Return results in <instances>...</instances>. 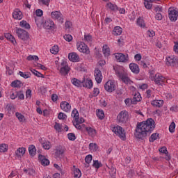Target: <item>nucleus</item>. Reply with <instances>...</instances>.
Wrapping results in <instances>:
<instances>
[{
	"label": "nucleus",
	"mask_w": 178,
	"mask_h": 178,
	"mask_svg": "<svg viewBox=\"0 0 178 178\" xmlns=\"http://www.w3.org/2000/svg\"><path fill=\"white\" fill-rule=\"evenodd\" d=\"M154 130H155V121L152 118H148L145 121L137 123L134 136L136 138L145 141Z\"/></svg>",
	"instance_id": "f257e3e1"
},
{
	"label": "nucleus",
	"mask_w": 178,
	"mask_h": 178,
	"mask_svg": "<svg viewBox=\"0 0 178 178\" xmlns=\"http://www.w3.org/2000/svg\"><path fill=\"white\" fill-rule=\"evenodd\" d=\"M113 69L115 72L116 76H118L119 79H121L122 81H123L124 84H131V83H133V81L130 80V78H129L127 76V74H126L123 70L120 69V67L115 68V67H113Z\"/></svg>",
	"instance_id": "f03ea898"
},
{
	"label": "nucleus",
	"mask_w": 178,
	"mask_h": 178,
	"mask_svg": "<svg viewBox=\"0 0 178 178\" xmlns=\"http://www.w3.org/2000/svg\"><path fill=\"white\" fill-rule=\"evenodd\" d=\"M112 131L118 136L122 141H126V132L124 131V129L121 126L114 127L112 129Z\"/></svg>",
	"instance_id": "7ed1b4c3"
},
{
	"label": "nucleus",
	"mask_w": 178,
	"mask_h": 178,
	"mask_svg": "<svg viewBox=\"0 0 178 178\" xmlns=\"http://www.w3.org/2000/svg\"><path fill=\"white\" fill-rule=\"evenodd\" d=\"M16 34L22 41H27L30 38L29 32L21 28H16Z\"/></svg>",
	"instance_id": "20e7f679"
},
{
	"label": "nucleus",
	"mask_w": 178,
	"mask_h": 178,
	"mask_svg": "<svg viewBox=\"0 0 178 178\" xmlns=\"http://www.w3.org/2000/svg\"><path fill=\"white\" fill-rule=\"evenodd\" d=\"M117 120H118V122L120 123H127L128 120H129V113H127V111H121L118 117H117Z\"/></svg>",
	"instance_id": "39448f33"
},
{
	"label": "nucleus",
	"mask_w": 178,
	"mask_h": 178,
	"mask_svg": "<svg viewBox=\"0 0 178 178\" xmlns=\"http://www.w3.org/2000/svg\"><path fill=\"white\" fill-rule=\"evenodd\" d=\"M77 49L79 51V52H82L83 54H86V55H88L90 54V48H88V46L86 44L83 42H80L79 43H77Z\"/></svg>",
	"instance_id": "423d86ee"
},
{
	"label": "nucleus",
	"mask_w": 178,
	"mask_h": 178,
	"mask_svg": "<svg viewBox=\"0 0 178 178\" xmlns=\"http://www.w3.org/2000/svg\"><path fill=\"white\" fill-rule=\"evenodd\" d=\"M72 116L74 118V119L76 122V124L74 125V127L78 130H81V129H83V127H81V125H80V123H79V116H80V114L79 113V111H77V109H76V108H74L72 112Z\"/></svg>",
	"instance_id": "0eeeda50"
},
{
	"label": "nucleus",
	"mask_w": 178,
	"mask_h": 178,
	"mask_svg": "<svg viewBox=\"0 0 178 178\" xmlns=\"http://www.w3.org/2000/svg\"><path fill=\"white\" fill-rule=\"evenodd\" d=\"M168 17L170 22H176L178 17V11L175 9V8H168Z\"/></svg>",
	"instance_id": "6e6552de"
},
{
	"label": "nucleus",
	"mask_w": 178,
	"mask_h": 178,
	"mask_svg": "<svg viewBox=\"0 0 178 178\" xmlns=\"http://www.w3.org/2000/svg\"><path fill=\"white\" fill-rule=\"evenodd\" d=\"M104 88L108 92H113L116 90V85L112 81H108L104 84Z\"/></svg>",
	"instance_id": "1a4fd4ad"
},
{
	"label": "nucleus",
	"mask_w": 178,
	"mask_h": 178,
	"mask_svg": "<svg viewBox=\"0 0 178 178\" xmlns=\"http://www.w3.org/2000/svg\"><path fill=\"white\" fill-rule=\"evenodd\" d=\"M115 56V59L118 60V62H122L124 63L127 60H129V56L124 55L123 53H115L114 54Z\"/></svg>",
	"instance_id": "9d476101"
},
{
	"label": "nucleus",
	"mask_w": 178,
	"mask_h": 178,
	"mask_svg": "<svg viewBox=\"0 0 178 178\" xmlns=\"http://www.w3.org/2000/svg\"><path fill=\"white\" fill-rule=\"evenodd\" d=\"M178 63L177 57H174L173 56H169L166 58V65L168 66H176L177 63Z\"/></svg>",
	"instance_id": "9b49d317"
},
{
	"label": "nucleus",
	"mask_w": 178,
	"mask_h": 178,
	"mask_svg": "<svg viewBox=\"0 0 178 178\" xmlns=\"http://www.w3.org/2000/svg\"><path fill=\"white\" fill-rule=\"evenodd\" d=\"M95 77L97 84H101L102 82V72L101 70L96 68L95 70Z\"/></svg>",
	"instance_id": "f8f14e48"
},
{
	"label": "nucleus",
	"mask_w": 178,
	"mask_h": 178,
	"mask_svg": "<svg viewBox=\"0 0 178 178\" xmlns=\"http://www.w3.org/2000/svg\"><path fill=\"white\" fill-rule=\"evenodd\" d=\"M165 79L163 76H160L159 74H156L154 76V83L158 86H163V83L165 81Z\"/></svg>",
	"instance_id": "ddd939ff"
},
{
	"label": "nucleus",
	"mask_w": 178,
	"mask_h": 178,
	"mask_svg": "<svg viewBox=\"0 0 178 178\" xmlns=\"http://www.w3.org/2000/svg\"><path fill=\"white\" fill-rule=\"evenodd\" d=\"M60 106L64 112H70L72 109V106L66 101H63Z\"/></svg>",
	"instance_id": "4468645a"
},
{
	"label": "nucleus",
	"mask_w": 178,
	"mask_h": 178,
	"mask_svg": "<svg viewBox=\"0 0 178 178\" xmlns=\"http://www.w3.org/2000/svg\"><path fill=\"white\" fill-rule=\"evenodd\" d=\"M55 151V156H56V158H63L65 150L61 145L57 146Z\"/></svg>",
	"instance_id": "2eb2a0df"
},
{
	"label": "nucleus",
	"mask_w": 178,
	"mask_h": 178,
	"mask_svg": "<svg viewBox=\"0 0 178 178\" xmlns=\"http://www.w3.org/2000/svg\"><path fill=\"white\" fill-rule=\"evenodd\" d=\"M68 59L71 62H80V56H79L77 53H70L68 54Z\"/></svg>",
	"instance_id": "dca6fc26"
},
{
	"label": "nucleus",
	"mask_w": 178,
	"mask_h": 178,
	"mask_svg": "<svg viewBox=\"0 0 178 178\" xmlns=\"http://www.w3.org/2000/svg\"><path fill=\"white\" fill-rule=\"evenodd\" d=\"M13 17L16 20H22L23 19V13L19 8H16L13 13Z\"/></svg>",
	"instance_id": "f3484780"
},
{
	"label": "nucleus",
	"mask_w": 178,
	"mask_h": 178,
	"mask_svg": "<svg viewBox=\"0 0 178 178\" xmlns=\"http://www.w3.org/2000/svg\"><path fill=\"white\" fill-rule=\"evenodd\" d=\"M43 27L46 29V30H51V29H54V27H55V23H54L53 20L47 19L44 22Z\"/></svg>",
	"instance_id": "a211bd4d"
},
{
	"label": "nucleus",
	"mask_w": 178,
	"mask_h": 178,
	"mask_svg": "<svg viewBox=\"0 0 178 178\" xmlns=\"http://www.w3.org/2000/svg\"><path fill=\"white\" fill-rule=\"evenodd\" d=\"M129 69L132 73H134L135 74H138V73H140V67H138V65L134 63L129 64Z\"/></svg>",
	"instance_id": "6ab92c4d"
},
{
	"label": "nucleus",
	"mask_w": 178,
	"mask_h": 178,
	"mask_svg": "<svg viewBox=\"0 0 178 178\" xmlns=\"http://www.w3.org/2000/svg\"><path fill=\"white\" fill-rule=\"evenodd\" d=\"M82 84H83V87L89 88V90H91V88H92V86H94V83H92V80L89 79H84L82 81Z\"/></svg>",
	"instance_id": "aec40b11"
},
{
	"label": "nucleus",
	"mask_w": 178,
	"mask_h": 178,
	"mask_svg": "<svg viewBox=\"0 0 178 178\" xmlns=\"http://www.w3.org/2000/svg\"><path fill=\"white\" fill-rule=\"evenodd\" d=\"M38 159H39V161H41V164L43 166H48V165H49V160H48V159L45 158V156H43L42 154H39Z\"/></svg>",
	"instance_id": "412c9836"
},
{
	"label": "nucleus",
	"mask_w": 178,
	"mask_h": 178,
	"mask_svg": "<svg viewBox=\"0 0 178 178\" xmlns=\"http://www.w3.org/2000/svg\"><path fill=\"white\" fill-rule=\"evenodd\" d=\"M26 154V148L25 147H19L15 152V155L18 158H22L23 155Z\"/></svg>",
	"instance_id": "4be33fe9"
},
{
	"label": "nucleus",
	"mask_w": 178,
	"mask_h": 178,
	"mask_svg": "<svg viewBox=\"0 0 178 178\" xmlns=\"http://www.w3.org/2000/svg\"><path fill=\"white\" fill-rule=\"evenodd\" d=\"M140 101H141V95L135 94L134 98L131 100V104L136 105L137 102H140Z\"/></svg>",
	"instance_id": "5701e85b"
},
{
	"label": "nucleus",
	"mask_w": 178,
	"mask_h": 178,
	"mask_svg": "<svg viewBox=\"0 0 178 178\" xmlns=\"http://www.w3.org/2000/svg\"><path fill=\"white\" fill-rule=\"evenodd\" d=\"M159 152H161V154H165L166 155L165 159L166 161H170V155H168V149L166 148V147L163 146L162 147H161L159 149Z\"/></svg>",
	"instance_id": "b1692460"
},
{
	"label": "nucleus",
	"mask_w": 178,
	"mask_h": 178,
	"mask_svg": "<svg viewBox=\"0 0 178 178\" xmlns=\"http://www.w3.org/2000/svg\"><path fill=\"white\" fill-rule=\"evenodd\" d=\"M29 152L31 156H35V154H37V149L35 148V146H34V145H29Z\"/></svg>",
	"instance_id": "393cba45"
},
{
	"label": "nucleus",
	"mask_w": 178,
	"mask_h": 178,
	"mask_svg": "<svg viewBox=\"0 0 178 178\" xmlns=\"http://www.w3.org/2000/svg\"><path fill=\"white\" fill-rule=\"evenodd\" d=\"M151 104L153 106L162 108V106H163V100H153L151 102Z\"/></svg>",
	"instance_id": "a878e982"
},
{
	"label": "nucleus",
	"mask_w": 178,
	"mask_h": 178,
	"mask_svg": "<svg viewBox=\"0 0 178 178\" xmlns=\"http://www.w3.org/2000/svg\"><path fill=\"white\" fill-rule=\"evenodd\" d=\"M85 129L90 137H95V135L97 134V130L92 129V127H86Z\"/></svg>",
	"instance_id": "bb28decb"
},
{
	"label": "nucleus",
	"mask_w": 178,
	"mask_h": 178,
	"mask_svg": "<svg viewBox=\"0 0 178 178\" xmlns=\"http://www.w3.org/2000/svg\"><path fill=\"white\" fill-rule=\"evenodd\" d=\"M4 37L7 40H10V41L14 45H15V44H16V39L15 38V37L13 35H12V34H10V33H4Z\"/></svg>",
	"instance_id": "cd10ccee"
},
{
	"label": "nucleus",
	"mask_w": 178,
	"mask_h": 178,
	"mask_svg": "<svg viewBox=\"0 0 178 178\" xmlns=\"http://www.w3.org/2000/svg\"><path fill=\"white\" fill-rule=\"evenodd\" d=\"M103 54L105 58H108L111 55V50L106 44L103 46Z\"/></svg>",
	"instance_id": "c85d7f7f"
},
{
	"label": "nucleus",
	"mask_w": 178,
	"mask_h": 178,
	"mask_svg": "<svg viewBox=\"0 0 178 178\" xmlns=\"http://www.w3.org/2000/svg\"><path fill=\"white\" fill-rule=\"evenodd\" d=\"M123 31V29L120 26H115L113 31V35H120Z\"/></svg>",
	"instance_id": "c756f323"
},
{
	"label": "nucleus",
	"mask_w": 178,
	"mask_h": 178,
	"mask_svg": "<svg viewBox=\"0 0 178 178\" xmlns=\"http://www.w3.org/2000/svg\"><path fill=\"white\" fill-rule=\"evenodd\" d=\"M23 86L21 81L15 80L11 83V87H15V88H20Z\"/></svg>",
	"instance_id": "7c9ffc66"
},
{
	"label": "nucleus",
	"mask_w": 178,
	"mask_h": 178,
	"mask_svg": "<svg viewBox=\"0 0 178 178\" xmlns=\"http://www.w3.org/2000/svg\"><path fill=\"white\" fill-rule=\"evenodd\" d=\"M109 170V175L111 178H116V168L115 167H113L112 165L111 167H108Z\"/></svg>",
	"instance_id": "2f4dec72"
},
{
	"label": "nucleus",
	"mask_w": 178,
	"mask_h": 178,
	"mask_svg": "<svg viewBox=\"0 0 178 178\" xmlns=\"http://www.w3.org/2000/svg\"><path fill=\"white\" fill-rule=\"evenodd\" d=\"M60 73L62 74V76H66L67 73H69V66H64L62 67L60 70Z\"/></svg>",
	"instance_id": "473e14b6"
},
{
	"label": "nucleus",
	"mask_w": 178,
	"mask_h": 178,
	"mask_svg": "<svg viewBox=\"0 0 178 178\" xmlns=\"http://www.w3.org/2000/svg\"><path fill=\"white\" fill-rule=\"evenodd\" d=\"M158 138L159 139V134L158 133H154L151 135V136L149 138V143H154V141H155V140H158Z\"/></svg>",
	"instance_id": "72a5a7b5"
},
{
	"label": "nucleus",
	"mask_w": 178,
	"mask_h": 178,
	"mask_svg": "<svg viewBox=\"0 0 178 178\" xmlns=\"http://www.w3.org/2000/svg\"><path fill=\"white\" fill-rule=\"evenodd\" d=\"M19 74L21 77H23V79H30L31 77V73L29 72H23L19 71Z\"/></svg>",
	"instance_id": "f704fd0d"
},
{
	"label": "nucleus",
	"mask_w": 178,
	"mask_h": 178,
	"mask_svg": "<svg viewBox=\"0 0 178 178\" xmlns=\"http://www.w3.org/2000/svg\"><path fill=\"white\" fill-rule=\"evenodd\" d=\"M51 16L52 19H58L59 17H60V16H62V13H60L59 11H53L51 13Z\"/></svg>",
	"instance_id": "c9c22d12"
},
{
	"label": "nucleus",
	"mask_w": 178,
	"mask_h": 178,
	"mask_svg": "<svg viewBox=\"0 0 178 178\" xmlns=\"http://www.w3.org/2000/svg\"><path fill=\"white\" fill-rule=\"evenodd\" d=\"M108 8L111 9V10H113V12H116V10H119V7L116 6V4H113L112 3H107Z\"/></svg>",
	"instance_id": "e433bc0d"
},
{
	"label": "nucleus",
	"mask_w": 178,
	"mask_h": 178,
	"mask_svg": "<svg viewBox=\"0 0 178 178\" xmlns=\"http://www.w3.org/2000/svg\"><path fill=\"white\" fill-rule=\"evenodd\" d=\"M19 26L21 27H23L24 29H26L28 30H30L31 26H30V24L27 23L26 21L22 20L20 23H19Z\"/></svg>",
	"instance_id": "4c0bfd02"
},
{
	"label": "nucleus",
	"mask_w": 178,
	"mask_h": 178,
	"mask_svg": "<svg viewBox=\"0 0 178 178\" xmlns=\"http://www.w3.org/2000/svg\"><path fill=\"white\" fill-rule=\"evenodd\" d=\"M72 83L74 86H75L76 87H80V86H81V84L83 83V82H81V81L76 79V78H73L72 79Z\"/></svg>",
	"instance_id": "58836bf2"
},
{
	"label": "nucleus",
	"mask_w": 178,
	"mask_h": 178,
	"mask_svg": "<svg viewBox=\"0 0 178 178\" xmlns=\"http://www.w3.org/2000/svg\"><path fill=\"white\" fill-rule=\"evenodd\" d=\"M25 173H28L29 176H34L35 175V170L33 168L24 169Z\"/></svg>",
	"instance_id": "ea45409f"
},
{
	"label": "nucleus",
	"mask_w": 178,
	"mask_h": 178,
	"mask_svg": "<svg viewBox=\"0 0 178 178\" xmlns=\"http://www.w3.org/2000/svg\"><path fill=\"white\" fill-rule=\"evenodd\" d=\"M96 115L97 118H99V119H100L101 120H102V119L105 118V113L102 110H97Z\"/></svg>",
	"instance_id": "a19ab883"
},
{
	"label": "nucleus",
	"mask_w": 178,
	"mask_h": 178,
	"mask_svg": "<svg viewBox=\"0 0 178 178\" xmlns=\"http://www.w3.org/2000/svg\"><path fill=\"white\" fill-rule=\"evenodd\" d=\"M35 19V23H36V25L38 26H42L44 24V20H42V18H40L38 17H34Z\"/></svg>",
	"instance_id": "79ce46f5"
},
{
	"label": "nucleus",
	"mask_w": 178,
	"mask_h": 178,
	"mask_svg": "<svg viewBox=\"0 0 178 178\" xmlns=\"http://www.w3.org/2000/svg\"><path fill=\"white\" fill-rule=\"evenodd\" d=\"M31 72L33 73V74H34V76H36V77H41L42 79L45 77L44 74L35 70H31Z\"/></svg>",
	"instance_id": "37998d69"
},
{
	"label": "nucleus",
	"mask_w": 178,
	"mask_h": 178,
	"mask_svg": "<svg viewBox=\"0 0 178 178\" xmlns=\"http://www.w3.org/2000/svg\"><path fill=\"white\" fill-rule=\"evenodd\" d=\"M16 118H17L18 120L21 122H24L26 119L24 118V115H23L22 113L17 112L15 113Z\"/></svg>",
	"instance_id": "c03bdc74"
},
{
	"label": "nucleus",
	"mask_w": 178,
	"mask_h": 178,
	"mask_svg": "<svg viewBox=\"0 0 178 178\" xmlns=\"http://www.w3.org/2000/svg\"><path fill=\"white\" fill-rule=\"evenodd\" d=\"M92 166L93 168H95V169H99V168H102V163L98 161V160H94Z\"/></svg>",
	"instance_id": "a18cd8bd"
},
{
	"label": "nucleus",
	"mask_w": 178,
	"mask_h": 178,
	"mask_svg": "<svg viewBox=\"0 0 178 178\" xmlns=\"http://www.w3.org/2000/svg\"><path fill=\"white\" fill-rule=\"evenodd\" d=\"M50 52L54 55H56V54L59 52V47H58V45L53 46L52 48L50 49Z\"/></svg>",
	"instance_id": "49530a36"
},
{
	"label": "nucleus",
	"mask_w": 178,
	"mask_h": 178,
	"mask_svg": "<svg viewBox=\"0 0 178 178\" xmlns=\"http://www.w3.org/2000/svg\"><path fill=\"white\" fill-rule=\"evenodd\" d=\"M74 177L80 178V177H81V171L80 170V169L76 168L74 170Z\"/></svg>",
	"instance_id": "de8ad7c7"
},
{
	"label": "nucleus",
	"mask_w": 178,
	"mask_h": 178,
	"mask_svg": "<svg viewBox=\"0 0 178 178\" xmlns=\"http://www.w3.org/2000/svg\"><path fill=\"white\" fill-rule=\"evenodd\" d=\"M42 147L44 148V149H50L51 143H49V141H45L42 144Z\"/></svg>",
	"instance_id": "09e8293b"
},
{
	"label": "nucleus",
	"mask_w": 178,
	"mask_h": 178,
	"mask_svg": "<svg viewBox=\"0 0 178 178\" xmlns=\"http://www.w3.org/2000/svg\"><path fill=\"white\" fill-rule=\"evenodd\" d=\"M8 151V145L3 143L0 145V152H6Z\"/></svg>",
	"instance_id": "8fccbe9b"
},
{
	"label": "nucleus",
	"mask_w": 178,
	"mask_h": 178,
	"mask_svg": "<svg viewBox=\"0 0 178 178\" xmlns=\"http://www.w3.org/2000/svg\"><path fill=\"white\" fill-rule=\"evenodd\" d=\"M175 129H176V124L175 122H172L169 127L170 133H175Z\"/></svg>",
	"instance_id": "3c124183"
},
{
	"label": "nucleus",
	"mask_w": 178,
	"mask_h": 178,
	"mask_svg": "<svg viewBox=\"0 0 178 178\" xmlns=\"http://www.w3.org/2000/svg\"><path fill=\"white\" fill-rule=\"evenodd\" d=\"M89 149L97 151L98 149V145H97V143H90Z\"/></svg>",
	"instance_id": "603ef678"
},
{
	"label": "nucleus",
	"mask_w": 178,
	"mask_h": 178,
	"mask_svg": "<svg viewBox=\"0 0 178 178\" xmlns=\"http://www.w3.org/2000/svg\"><path fill=\"white\" fill-rule=\"evenodd\" d=\"M54 129L58 133H60L62 131V127L60 126V124L58 122H55Z\"/></svg>",
	"instance_id": "864d4df0"
},
{
	"label": "nucleus",
	"mask_w": 178,
	"mask_h": 178,
	"mask_svg": "<svg viewBox=\"0 0 178 178\" xmlns=\"http://www.w3.org/2000/svg\"><path fill=\"white\" fill-rule=\"evenodd\" d=\"M91 161H92V155L88 154L85 157V162L86 163H91Z\"/></svg>",
	"instance_id": "5fc2aeb1"
},
{
	"label": "nucleus",
	"mask_w": 178,
	"mask_h": 178,
	"mask_svg": "<svg viewBox=\"0 0 178 178\" xmlns=\"http://www.w3.org/2000/svg\"><path fill=\"white\" fill-rule=\"evenodd\" d=\"M17 97H18L19 99H24V93L23 90L17 92Z\"/></svg>",
	"instance_id": "6e6d98bb"
},
{
	"label": "nucleus",
	"mask_w": 178,
	"mask_h": 178,
	"mask_svg": "<svg viewBox=\"0 0 178 178\" xmlns=\"http://www.w3.org/2000/svg\"><path fill=\"white\" fill-rule=\"evenodd\" d=\"M68 140L70 141H74L76 140V135L74 133H70L67 134Z\"/></svg>",
	"instance_id": "4d7b16f0"
},
{
	"label": "nucleus",
	"mask_w": 178,
	"mask_h": 178,
	"mask_svg": "<svg viewBox=\"0 0 178 178\" xmlns=\"http://www.w3.org/2000/svg\"><path fill=\"white\" fill-rule=\"evenodd\" d=\"M137 23L140 27H144L145 26V24L144 23V19H141V17H139L137 19Z\"/></svg>",
	"instance_id": "13d9d810"
},
{
	"label": "nucleus",
	"mask_w": 178,
	"mask_h": 178,
	"mask_svg": "<svg viewBox=\"0 0 178 178\" xmlns=\"http://www.w3.org/2000/svg\"><path fill=\"white\" fill-rule=\"evenodd\" d=\"M64 39L65 41L70 42L73 40V36L72 35L67 34L64 35Z\"/></svg>",
	"instance_id": "bf43d9fd"
},
{
	"label": "nucleus",
	"mask_w": 178,
	"mask_h": 178,
	"mask_svg": "<svg viewBox=\"0 0 178 178\" xmlns=\"http://www.w3.org/2000/svg\"><path fill=\"white\" fill-rule=\"evenodd\" d=\"M35 15L38 17H41V16H42V15H44V11H42V10H41V9H37L35 10Z\"/></svg>",
	"instance_id": "052dcab7"
},
{
	"label": "nucleus",
	"mask_w": 178,
	"mask_h": 178,
	"mask_svg": "<svg viewBox=\"0 0 178 178\" xmlns=\"http://www.w3.org/2000/svg\"><path fill=\"white\" fill-rule=\"evenodd\" d=\"M144 5H145V8H146V9H152V3H149L148 1H145Z\"/></svg>",
	"instance_id": "680f3d73"
},
{
	"label": "nucleus",
	"mask_w": 178,
	"mask_h": 178,
	"mask_svg": "<svg viewBox=\"0 0 178 178\" xmlns=\"http://www.w3.org/2000/svg\"><path fill=\"white\" fill-rule=\"evenodd\" d=\"M136 175V172H134V170H130L129 172L127 173V176L129 178H131Z\"/></svg>",
	"instance_id": "e2e57ef3"
},
{
	"label": "nucleus",
	"mask_w": 178,
	"mask_h": 178,
	"mask_svg": "<svg viewBox=\"0 0 178 178\" xmlns=\"http://www.w3.org/2000/svg\"><path fill=\"white\" fill-rule=\"evenodd\" d=\"M84 38H85V41L90 42V41L92 40V36L90 34H88L84 35Z\"/></svg>",
	"instance_id": "0e129e2a"
},
{
	"label": "nucleus",
	"mask_w": 178,
	"mask_h": 178,
	"mask_svg": "<svg viewBox=\"0 0 178 178\" xmlns=\"http://www.w3.org/2000/svg\"><path fill=\"white\" fill-rule=\"evenodd\" d=\"M163 9H162V6H156L154 7V11L159 13V12H162Z\"/></svg>",
	"instance_id": "69168bd1"
},
{
	"label": "nucleus",
	"mask_w": 178,
	"mask_h": 178,
	"mask_svg": "<svg viewBox=\"0 0 178 178\" xmlns=\"http://www.w3.org/2000/svg\"><path fill=\"white\" fill-rule=\"evenodd\" d=\"M99 94V89L95 88L93 90V97H97Z\"/></svg>",
	"instance_id": "338daca9"
},
{
	"label": "nucleus",
	"mask_w": 178,
	"mask_h": 178,
	"mask_svg": "<svg viewBox=\"0 0 178 178\" xmlns=\"http://www.w3.org/2000/svg\"><path fill=\"white\" fill-rule=\"evenodd\" d=\"M174 51L178 54V42H175Z\"/></svg>",
	"instance_id": "774afa93"
}]
</instances>
